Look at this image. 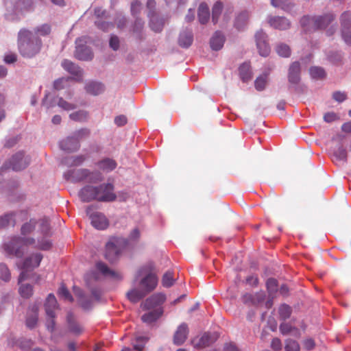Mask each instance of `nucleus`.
I'll return each mask as SVG.
<instances>
[{"label":"nucleus","instance_id":"61","mask_svg":"<svg viewBox=\"0 0 351 351\" xmlns=\"http://www.w3.org/2000/svg\"><path fill=\"white\" fill-rule=\"evenodd\" d=\"M280 330L282 335H288L293 330H295L296 328L293 327L290 324L287 322H283L280 325Z\"/></svg>","mask_w":351,"mask_h":351},{"label":"nucleus","instance_id":"22","mask_svg":"<svg viewBox=\"0 0 351 351\" xmlns=\"http://www.w3.org/2000/svg\"><path fill=\"white\" fill-rule=\"evenodd\" d=\"M97 269L104 276H109L114 280H121V275L114 270L110 269L105 263L99 262L97 263Z\"/></svg>","mask_w":351,"mask_h":351},{"label":"nucleus","instance_id":"19","mask_svg":"<svg viewBox=\"0 0 351 351\" xmlns=\"http://www.w3.org/2000/svg\"><path fill=\"white\" fill-rule=\"evenodd\" d=\"M289 82L297 84L300 80V64L298 62H293L289 69Z\"/></svg>","mask_w":351,"mask_h":351},{"label":"nucleus","instance_id":"1","mask_svg":"<svg viewBox=\"0 0 351 351\" xmlns=\"http://www.w3.org/2000/svg\"><path fill=\"white\" fill-rule=\"evenodd\" d=\"M42 40L34 38L31 31L21 29L18 33V47L21 56L31 58L38 53L42 47Z\"/></svg>","mask_w":351,"mask_h":351},{"label":"nucleus","instance_id":"32","mask_svg":"<svg viewBox=\"0 0 351 351\" xmlns=\"http://www.w3.org/2000/svg\"><path fill=\"white\" fill-rule=\"evenodd\" d=\"M89 173V170L87 169H80L73 170L71 172V178L73 182H81L86 180L87 176Z\"/></svg>","mask_w":351,"mask_h":351},{"label":"nucleus","instance_id":"41","mask_svg":"<svg viewBox=\"0 0 351 351\" xmlns=\"http://www.w3.org/2000/svg\"><path fill=\"white\" fill-rule=\"evenodd\" d=\"M0 279L5 282L11 279V273L8 266L4 263H0Z\"/></svg>","mask_w":351,"mask_h":351},{"label":"nucleus","instance_id":"25","mask_svg":"<svg viewBox=\"0 0 351 351\" xmlns=\"http://www.w3.org/2000/svg\"><path fill=\"white\" fill-rule=\"evenodd\" d=\"M162 314V310L160 308L154 309L141 317V320L146 324H151L156 322Z\"/></svg>","mask_w":351,"mask_h":351},{"label":"nucleus","instance_id":"36","mask_svg":"<svg viewBox=\"0 0 351 351\" xmlns=\"http://www.w3.org/2000/svg\"><path fill=\"white\" fill-rule=\"evenodd\" d=\"M239 74L243 82H247L251 79V71H250V65L248 63H243L239 67Z\"/></svg>","mask_w":351,"mask_h":351},{"label":"nucleus","instance_id":"18","mask_svg":"<svg viewBox=\"0 0 351 351\" xmlns=\"http://www.w3.org/2000/svg\"><path fill=\"white\" fill-rule=\"evenodd\" d=\"M268 23L271 27L280 30L287 29L290 27L289 20L282 16H269Z\"/></svg>","mask_w":351,"mask_h":351},{"label":"nucleus","instance_id":"12","mask_svg":"<svg viewBox=\"0 0 351 351\" xmlns=\"http://www.w3.org/2000/svg\"><path fill=\"white\" fill-rule=\"evenodd\" d=\"M218 337L217 333L206 332L200 338L193 339L192 343L195 348H205L215 342Z\"/></svg>","mask_w":351,"mask_h":351},{"label":"nucleus","instance_id":"45","mask_svg":"<svg viewBox=\"0 0 351 351\" xmlns=\"http://www.w3.org/2000/svg\"><path fill=\"white\" fill-rule=\"evenodd\" d=\"M174 283L173 272L168 271L162 276V285L165 287H170Z\"/></svg>","mask_w":351,"mask_h":351},{"label":"nucleus","instance_id":"3","mask_svg":"<svg viewBox=\"0 0 351 351\" xmlns=\"http://www.w3.org/2000/svg\"><path fill=\"white\" fill-rule=\"evenodd\" d=\"M34 243L35 239L34 238L14 237L9 242L3 245V248L8 255L21 257L25 252L23 247L34 244Z\"/></svg>","mask_w":351,"mask_h":351},{"label":"nucleus","instance_id":"40","mask_svg":"<svg viewBox=\"0 0 351 351\" xmlns=\"http://www.w3.org/2000/svg\"><path fill=\"white\" fill-rule=\"evenodd\" d=\"M36 224V221L34 219H32L29 221L24 223L21 228V234L27 235L30 234L35 229Z\"/></svg>","mask_w":351,"mask_h":351},{"label":"nucleus","instance_id":"50","mask_svg":"<svg viewBox=\"0 0 351 351\" xmlns=\"http://www.w3.org/2000/svg\"><path fill=\"white\" fill-rule=\"evenodd\" d=\"M141 3L138 0H134L131 3L130 12L131 14L136 18L139 15L141 11Z\"/></svg>","mask_w":351,"mask_h":351},{"label":"nucleus","instance_id":"62","mask_svg":"<svg viewBox=\"0 0 351 351\" xmlns=\"http://www.w3.org/2000/svg\"><path fill=\"white\" fill-rule=\"evenodd\" d=\"M156 3L154 0H147V8L149 10V12L147 14L148 17H152L154 16H156Z\"/></svg>","mask_w":351,"mask_h":351},{"label":"nucleus","instance_id":"51","mask_svg":"<svg viewBox=\"0 0 351 351\" xmlns=\"http://www.w3.org/2000/svg\"><path fill=\"white\" fill-rule=\"evenodd\" d=\"M69 117L73 121H82L86 119L88 114L86 111L79 110L70 114Z\"/></svg>","mask_w":351,"mask_h":351},{"label":"nucleus","instance_id":"38","mask_svg":"<svg viewBox=\"0 0 351 351\" xmlns=\"http://www.w3.org/2000/svg\"><path fill=\"white\" fill-rule=\"evenodd\" d=\"M19 284L20 285L19 291L21 296L24 298H30L33 294L32 286L29 284H22V282Z\"/></svg>","mask_w":351,"mask_h":351},{"label":"nucleus","instance_id":"28","mask_svg":"<svg viewBox=\"0 0 351 351\" xmlns=\"http://www.w3.org/2000/svg\"><path fill=\"white\" fill-rule=\"evenodd\" d=\"M225 38L220 32H216L210 39V47L213 50L217 51L222 48Z\"/></svg>","mask_w":351,"mask_h":351},{"label":"nucleus","instance_id":"54","mask_svg":"<svg viewBox=\"0 0 351 351\" xmlns=\"http://www.w3.org/2000/svg\"><path fill=\"white\" fill-rule=\"evenodd\" d=\"M267 75H261L255 80V88L257 90H263L267 84Z\"/></svg>","mask_w":351,"mask_h":351},{"label":"nucleus","instance_id":"10","mask_svg":"<svg viewBox=\"0 0 351 351\" xmlns=\"http://www.w3.org/2000/svg\"><path fill=\"white\" fill-rule=\"evenodd\" d=\"M166 300L165 294L158 293L153 294L141 303V307L144 311L151 310L162 304Z\"/></svg>","mask_w":351,"mask_h":351},{"label":"nucleus","instance_id":"34","mask_svg":"<svg viewBox=\"0 0 351 351\" xmlns=\"http://www.w3.org/2000/svg\"><path fill=\"white\" fill-rule=\"evenodd\" d=\"M149 27L155 32H160L162 30L164 21L156 16L149 17Z\"/></svg>","mask_w":351,"mask_h":351},{"label":"nucleus","instance_id":"5","mask_svg":"<svg viewBox=\"0 0 351 351\" xmlns=\"http://www.w3.org/2000/svg\"><path fill=\"white\" fill-rule=\"evenodd\" d=\"M126 245L125 239L119 238H112L106 245L105 258L112 263L119 256L121 249Z\"/></svg>","mask_w":351,"mask_h":351},{"label":"nucleus","instance_id":"2","mask_svg":"<svg viewBox=\"0 0 351 351\" xmlns=\"http://www.w3.org/2000/svg\"><path fill=\"white\" fill-rule=\"evenodd\" d=\"M335 19L332 13H327L321 16H304L300 20L301 25L306 31L312 29H324L326 28Z\"/></svg>","mask_w":351,"mask_h":351},{"label":"nucleus","instance_id":"4","mask_svg":"<svg viewBox=\"0 0 351 351\" xmlns=\"http://www.w3.org/2000/svg\"><path fill=\"white\" fill-rule=\"evenodd\" d=\"M42 259L43 255L40 253L32 254L28 258H25L21 267L23 271L19 277V283L30 278L29 272L40 265Z\"/></svg>","mask_w":351,"mask_h":351},{"label":"nucleus","instance_id":"43","mask_svg":"<svg viewBox=\"0 0 351 351\" xmlns=\"http://www.w3.org/2000/svg\"><path fill=\"white\" fill-rule=\"evenodd\" d=\"M309 72L311 76L314 79H322L326 75V73L324 69L319 66L311 67Z\"/></svg>","mask_w":351,"mask_h":351},{"label":"nucleus","instance_id":"29","mask_svg":"<svg viewBox=\"0 0 351 351\" xmlns=\"http://www.w3.org/2000/svg\"><path fill=\"white\" fill-rule=\"evenodd\" d=\"M193 40V36L191 30H184L180 34L179 44L181 47H189Z\"/></svg>","mask_w":351,"mask_h":351},{"label":"nucleus","instance_id":"9","mask_svg":"<svg viewBox=\"0 0 351 351\" xmlns=\"http://www.w3.org/2000/svg\"><path fill=\"white\" fill-rule=\"evenodd\" d=\"M84 42V38H83L76 39L75 57L80 60H90L93 57V54L90 48L83 45Z\"/></svg>","mask_w":351,"mask_h":351},{"label":"nucleus","instance_id":"55","mask_svg":"<svg viewBox=\"0 0 351 351\" xmlns=\"http://www.w3.org/2000/svg\"><path fill=\"white\" fill-rule=\"evenodd\" d=\"M286 351H300V346L295 340L288 339L286 341Z\"/></svg>","mask_w":351,"mask_h":351},{"label":"nucleus","instance_id":"33","mask_svg":"<svg viewBox=\"0 0 351 351\" xmlns=\"http://www.w3.org/2000/svg\"><path fill=\"white\" fill-rule=\"evenodd\" d=\"M14 214L13 213H6L0 217V228H4L10 225L14 226Z\"/></svg>","mask_w":351,"mask_h":351},{"label":"nucleus","instance_id":"37","mask_svg":"<svg viewBox=\"0 0 351 351\" xmlns=\"http://www.w3.org/2000/svg\"><path fill=\"white\" fill-rule=\"evenodd\" d=\"M223 10V4L220 1H217L213 6L212 8V21L214 24H216L219 19Z\"/></svg>","mask_w":351,"mask_h":351},{"label":"nucleus","instance_id":"35","mask_svg":"<svg viewBox=\"0 0 351 351\" xmlns=\"http://www.w3.org/2000/svg\"><path fill=\"white\" fill-rule=\"evenodd\" d=\"M341 30H348L351 29V12L346 11L340 17Z\"/></svg>","mask_w":351,"mask_h":351},{"label":"nucleus","instance_id":"64","mask_svg":"<svg viewBox=\"0 0 351 351\" xmlns=\"http://www.w3.org/2000/svg\"><path fill=\"white\" fill-rule=\"evenodd\" d=\"M341 37L346 44L351 46V29L348 30H341Z\"/></svg>","mask_w":351,"mask_h":351},{"label":"nucleus","instance_id":"57","mask_svg":"<svg viewBox=\"0 0 351 351\" xmlns=\"http://www.w3.org/2000/svg\"><path fill=\"white\" fill-rule=\"evenodd\" d=\"M334 156L339 160L346 161L347 159V152L343 147H339L335 152Z\"/></svg>","mask_w":351,"mask_h":351},{"label":"nucleus","instance_id":"52","mask_svg":"<svg viewBox=\"0 0 351 351\" xmlns=\"http://www.w3.org/2000/svg\"><path fill=\"white\" fill-rule=\"evenodd\" d=\"M40 229L44 235H47L50 230L49 219L43 217L40 220Z\"/></svg>","mask_w":351,"mask_h":351},{"label":"nucleus","instance_id":"14","mask_svg":"<svg viewBox=\"0 0 351 351\" xmlns=\"http://www.w3.org/2000/svg\"><path fill=\"white\" fill-rule=\"evenodd\" d=\"M158 284V278L154 274L149 273L146 275L144 278H143L139 285L141 287V289L146 291V293H149L152 291L156 287Z\"/></svg>","mask_w":351,"mask_h":351},{"label":"nucleus","instance_id":"16","mask_svg":"<svg viewBox=\"0 0 351 351\" xmlns=\"http://www.w3.org/2000/svg\"><path fill=\"white\" fill-rule=\"evenodd\" d=\"M38 306L35 304L31 306L27 311L26 326L30 329L34 328L38 323Z\"/></svg>","mask_w":351,"mask_h":351},{"label":"nucleus","instance_id":"60","mask_svg":"<svg viewBox=\"0 0 351 351\" xmlns=\"http://www.w3.org/2000/svg\"><path fill=\"white\" fill-rule=\"evenodd\" d=\"M90 135V130L88 129H81L78 131H76L73 134V136L78 140L80 143V140L86 138Z\"/></svg>","mask_w":351,"mask_h":351},{"label":"nucleus","instance_id":"7","mask_svg":"<svg viewBox=\"0 0 351 351\" xmlns=\"http://www.w3.org/2000/svg\"><path fill=\"white\" fill-rule=\"evenodd\" d=\"M86 214L89 216L92 226L98 230H104L108 228L109 222L106 216L99 212L92 213V208L88 206Z\"/></svg>","mask_w":351,"mask_h":351},{"label":"nucleus","instance_id":"24","mask_svg":"<svg viewBox=\"0 0 351 351\" xmlns=\"http://www.w3.org/2000/svg\"><path fill=\"white\" fill-rule=\"evenodd\" d=\"M197 16L199 22L201 24H206L210 19V11L208 5L206 3H201L197 10Z\"/></svg>","mask_w":351,"mask_h":351},{"label":"nucleus","instance_id":"23","mask_svg":"<svg viewBox=\"0 0 351 351\" xmlns=\"http://www.w3.org/2000/svg\"><path fill=\"white\" fill-rule=\"evenodd\" d=\"M58 307V302L53 294H49L45 303V309L47 315L53 316Z\"/></svg>","mask_w":351,"mask_h":351},{"label":"nucleus","instance_id":"53","mask_svg":"<svg viewBox=\"0 0 351 351\" xmlns=\"http://www.w3.org/2000/svg\"><path fill=\"white\" fill-rule=\"evenodd\" d=\"M58 294L60 296L64 298L65 300H67L70 302L73 301V298L69 291L68 289L64 284H62L60 287L58 289Z\"/></svg>","mask_w":351,"mask_h":351},{"label":"nucleus","instance_id":"48","mask_svg":"<svg viewBox=\"0 0 351 351\" xmlns=\"http://www.w3.org/2000/svg\"><path fill=\"white\" fill-rule=\"evenodd\" d=\"M271 4L275 8H281L285 10L291 8L290 0H271Z\"/></svg>","mask_w":351,"mask_h":351},{"label":"nucleus","instance_id":"15","mask_svg":"<svg viewBox=\"0 0 351 351\" xmlns=\"http://www.w3.org/2000/svg\"><path fill=\"white\" fill-rule=\"evenodd\" d=\"M189 335L188 326L185 323L181 324L173 335V343L180 346L184 343Z\"/></svg>","mask_w":351,"mask_h":351},{"label":"nucleus","instance_id":"44","mask_svg":"<svg viewBox=\"0 0 351 351\" xmlns=\"http://www.w3.org/2000/svg\"><path fill=\"white\" fill-rule=\"evenodd\" d=\"M51 25L47 23L38 26L34 29V32L36 34L42 36H48L51 33Z\"/></svg>","mask_w":351,"mask_h":351},{"label":"nucleus","instance_id":"47","mask_svg":"<svg viewBox=\"0 0 351 351\" xmlns=\"http://www.w3.org/2000/svg\"><path fill=\"white\" fill-rule=\"evenodd\" d=\"M277 53L282 57H289L291 54L290 47L286 44H279L276 47Z\"/></svg>","mask_w":351,"mask_h":351},{"label":"nucleus","instance_id":"59","mask_svg":"<svg viewBox=\"0 0 351 351\" xmlns=\"http://www.w3.org/2000/svg\"><path fill=\"white\" fill-rule=\"evenodd\" d=\"M55 317H56V313H53V316L51 315H47V321H46V326L49 331L52 332L55 329Z\"/></svg>","mask_w":351,"mask_h":351},{"label":"nucleus","instance_id":"20","mask_svg":"<svg viewBox=\"0 0 351 351\" xmlns=\"http://www.w3.org/2000/svg\"><path fill=\"white\" fill-rule=\"evenodd\" d=\"M60 148L67 152H75L80 148L78 140L73 136L68 137L60 143Z\"/></svg>","mask_w":351,"mask_h":351},{"label":"nucleus","instance_id":"63","mask_svg":"<svg viewBox=\"0 0 351 351\" xmlns=\"http://www.w3.org/2000/svg\"><path fill=\"white\" fill-rule=\"evenodd\" d=\"M136 341L139 343L134 345V350L137 351H142L144 348L145 343L147 342V339L145 337H138Z\"/></svg>","mask_w":351,"mask_h":351},{"label":"nucleus","instance_id":"31","mask_svg":"<svg viewBox=\"0 0 351 351\" xmlns=\"http://www.w3.org/2000/svg\"><path fill=\"white\" fill-rule=\"evenodd\" d=\"M67 322L69 330L71 332L80 335L83 332L82 327L75 321L74 316L71 313H69L67 315Z\"/></svg>","mask_w":351,"mask_h":351},{"label":"nucleus","instance_id":"17","mask_svg":"<svg viewBox=\"0 0 351 351\" xmlns=\"http://www.w3.org/2000/svg\"><path fill=\"white\" fill-rule=\"evenodd\" d=\"M96 186L86 185L79 193V196L82 202H89L96 200Z\"/></svg>","mask_w":351,"mask_h":351},{"label":"nucleus","instance_id":"27","mask_svg":"<svg viewBox=\"0 0 351 351\" xmlns=\"http://www.w3.org/2000/svg\"><path fill=\"white\" fill-rule=\"evenodd\" d=\"M85 90L90 95H97L104 90V86L100 82H90L86 84Z\"/></svg>","mask_w":351,"mask_h":351},{"label":"nucleus","instance_id":"6","mask_svg":"<svg viewBox=\"0 0 351 351\" xmlns=\"http://www.w3.org/2000/svg\"><path fill=\"white\" fill-rule=\"evenodd\" d=\"M95 194L97 202H112L117 198V195L114 193V186L110 183H103L96 186Z\"/></svg>","mask_w":351,"mask_h":351},{"label":"nucleus","instance_id":"8","mask_svg":"<svg viewBox=\"0 0 351 351\" xmlns=\"http://www.w3.org/2000/svg\"><path fill=\"white\" fill-rule=\"evenodd\" d=\"M29 163V159L27 157H25L23 152H18L14 154L9 162L10 167H7V164H5L1 169L12 168L14 171H21L26 168Z\"/></svg>","mask_w":351,"mask_h":351},{"label":"nucleus","instance_id":"21","mask_svg":"<svg viewBox=\"0 0 351 351\" xmlns=\"http://www.w3.org/2000/svg\"><path fill=\"white\" fill-rule=\"evenodd\" d=\"M96 165L101 171L108 173L116 169L117 163L112 158H104L99 160Z\"/></svg>","mask_w":351,"mask_h":351},{"label":"nucleus","instance_id":"26","mask_svg":"<svg viewBox=\"0 0 351 351\" xmlns=\"http://www.w3.org/2000/svg\"><path fill=\"white\" fill-rule=\"evenodd\" d=\"M75 295L78 298L79 303L84 309H89L92 306V302L83 293L82 291L76 287H73Z\"/></svg>","mask_w":351,"mask_h":351},{"label":"nucleus","instance_id":"30","mask_svg":"<svg viewBox=\"0 0 351 351\" xmlns=\"http://www.w3.org/2000/svg\"><path fill=\"white\" fill-rule=\"evenodd\" d=\"M126 295L127 298L130 302L133 303H136L143 298H144L147 295V293L146 291H144L142 289H137L136 288H134L130 290Z\"/></svg>","mask_w":351,"mask_h":351},{"label":"nucleus","instance_id":"11","mask_svg":"<svg viewBox=\"0 0 351 351\" xmlns=\"http://www.w3.org/2000/svg\"><path fill=\"white\" fill-rule=\"evenodd\" d=\"M257 48L261 56L266 57L269 54L270 47L267 43V34L260 30L255 35Z\"/></svg>","mask_w":351,"mask_h":351},{"label":"nucleus","instance_id":"58","mask_svg":"<svg viewBox=\"0 0 351 351\" xmlns=\"http://www.w3.org/2000/svg\"><path fill=\"white\" fill-rule=\"evenodd\" d=\"M58 106L63 108L65 110H73L76 108L75 104H71L63 99L62 98H60L58 102Z\"/></svg>","mask_w":351,"mask_h":351},{"label":"nucleus","instance_id":"56","mask_svg":"<svg viewBox=\"0 0 351 351\" xmlns=\"http://www.w3.org/2000/svg\"><path fill=\"white\" fill-rule=\"evenodd\" d=\"M70 80H71L70 77H67V78L62 77V78H60V79L56 80L53 83L54 88L58 90L64 88L67 82Z\"/></svg>","mask_w":351,"mask_h":351},{"label":"nucleus","instance_id":"49","mask_svg":"<svg viewBox=\"0 0 351 351\" xmlns=\"http://www.w3.org/2000/svg\"><path fill=\"white\" fill-rule=\"evenodd\" d=\"M249 17L247 12L240 13L235 21V26L237 29H241L242 26L246 23Z\"/></svg>","mask_w":351,"mask_h":351},{"label":"nucleus","instance_id":"13","mask_svg":"<svg viewBox=\"0 0 351 351\" xmlns=\"http://www.w3.org/2000/svg\"><path fill=\"white\" fill-rule=\"evenodd\" d=\"M62 66L69 73L73 75V77H70L71 79H74L77 82H82L83 77V72L82 70L75 64L72 62L70 60H64L62 62Z\"/></svg>","mask_w":351,"mask_h":351},{"label":"nucleus","instance_id":"42","mask_svg":"<svg viewBox=\"0 0 351 351\" xmlns=\"http://www.w3.org/2000/svg\"><path fill=\"white\" fill-rule=\"evenodd\" d=\"M266 287L269 295L272 296L278 291V281L273 278H269L266 282Z\"/></svg>","mask_w":351,"mask_h":351},{"label":"nucleus","instance_id":"46","mask_svg":"<svg viewBox=\"0 0 351 351\" xmlns=\"http://www.w3.org/2000/svg\"><path fill=\"white\" fill-rule=\"evenodd\" d=\"M103 179V176L99 171H90L89 170V173L86 180L90 183H97L102 181Z\"/></svg>","mask_w":351,"mask_h":351},{"label":"nucleus","instance_id":"39","mask_svg":"<svg viewBox=\"0 0 351 351\" xmlns=\"http://www.w3.org/2000/svg\"><path fill=\"white\" fill-rule=\"evenodd\" d=\"M278 312L280 318L282 320L285 321L290 317L292 310L289 305L284 304L279 307Z\"/></svg>","mask_w":351,"mask_h":351}]
</instances>
